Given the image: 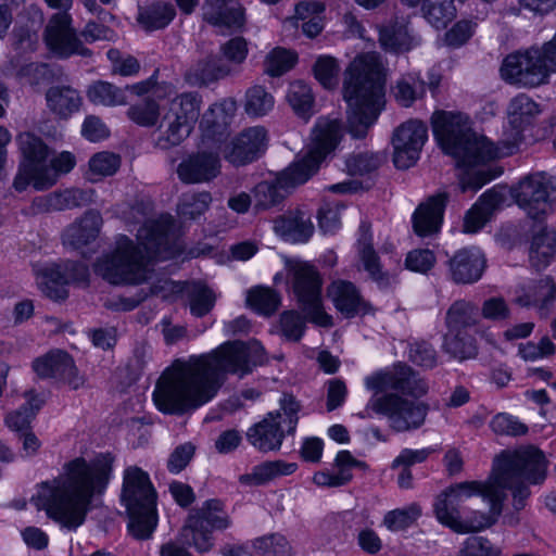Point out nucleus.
<instances>
[{
	"label": "nucleus",
	"mask_w": 556,
	"mask_h": 556,
	"mask_svg": "<svg viewBox=\"0 0 556 556\" xmlns=\"http://www.w3.org/2000/svg\"><path fill=\"white\" fill-rule=\"evenodd\" d=\"M266 362L256 341H228L207 354L176 359L157 379L153 401L164 414L181 416L213 400L228 374L244 377Z\"/></svg>",
	"instance_id": "obj_1"
},
{
	"label": "nucleus",
	"mask_w": 556,
	"mask_h": 556,
	"mask_svg": "<svg viewBox=\"0 0 556 556\" xmlns=\"http://www.w3.org/2000/svg\"><path fill=\"white\" fill-rule=\"evenodd\" d=\"M113 460L110 454H100L90 463L83 457L66 463L59 477L38 486L31 503L63 527L76 529L85 521L92 497L105 490Z\"/></svg>",
	"instance_id": "obj_2"
},
{
	"label": "nucleus",
	"mask_w": 556,
	"mask_h": 556,
	"mask_svg": "<svg viewBox=\"0 0 556 556\" xmlns=\"http://www.w3.org/2000/svg\"><path fill=\"white\" fill-rule=\"evenodd\" d=\"M431 123L434 137L443 151L455 157L458 164L469 167L459 177L462 192H477L497 177L501 170L484 165L515 151V143L494 144L486 137L476 134L466 114L437 111L432 114Z\"/></svg>",
	"instance_id": "obj_3"
},
{
	"label": "nucleus",
	"mask_w": 556,
	"mask_h": 556,
	"mask_svg": "<svg viewBox=\"0 0 556 556\" xmlns=\"http://www.w3.org/2000/svg\"><path fill=\"white\" fill-rule=\"evenodd\" d=\"M173 226L169 215L146 222L138 230V244L124 235L118 236L114 251L94 264L96 274L113 285L144 281L150 260H165L173 254L169 241Z\"/></svg>",
	"instance_id": "obj_4"
},
{
	"label": "nucleus",
	"mask_w": 556,
	"mask_h": 556,
	"mask_svg": "<svg viewBox=\"0 0 556 556\" xmlns=\"http://www.w3.org/2000/svg\"><path fill=\"white\" fill-rule=\"evenodd\" d=\"M384 75L374 53L354 59L345 73L343 96L348 103L346 128L354 139H364L384 106Z\"/></svg>",
	"instance_id": "obj_5"
},
{
	"label": "nucleus",
	"mask_w": 556,
	"mask_h": 556,
	"mask_svg": "<svg viewBox=\"0 0 556 556\" xmlns=\"http://www.w3.org/2000/svg\"><path fill=\"white\" fill-rule=\"evenodd\" d=\"M548 460L534 445H522L514 451H503L495 457L489 479L500 490H509L516 510L526 506L530 484H542L547 476Z\"/></svg>",
	"instance_id": "obj_6"
},
{
	"label": "nucleus",
	"mask_w": 556,
	"mask_h": 556,
	"mask_svg": "<svg viewBox=\"0 0 556 556\" xmlns=\"http://www.w3.org/2000/svg\"><path fill=\"white\" fill-rule=\"evenodd\" d=\"M122 501L129 516L128 530L138 540L151 536L156 525V492L149 475L137 466L124 471Z\"/></svg>",
	"instance_id": "obj_7"
},
{
	"label": "nucleus",
	"mask_w": 556,
	"mask_h": 556,
	"mask_svg": "<svg viewBox=\"0 0 556 556\" xmlns=\"http://www.w3.org/2000/svg\"><path fill=\"white\" fill-rule=\"evenodd\" d=\"M201 106L202 96L197 91H186L172 98L162 111L154 148L169 151L179 147L191 135Z\"/></svg>",
	"instance_id": "obj_8"
},
{
	"label": "nucleus",
	"mask_w": 556,
	"mask_h": 556,
	"mask_svg": "<svg viewBox=\"0 0 556 556\" xmlns=\"http://www.w3.org/2000/svg\"><path fill=\"white\" fill-rule=\"evenodd\" d=\"M313 134V148L279 174L289 190L306 182L318 170L321 161L340 142L343 130L339 119L320 117Z\"/></svg>",
	"instance_id": "obj_9"
},
{
	"label": "nucleus",
	"mask_w": 556,
	"mask_h": 556,
	"mask_svg": "<svg viewBox=\"0 0 556 556\" xmlns=\"http://www.w3.org/2000/svg\"><path fill=\"white\" fill-rule=\"evenodd\" d=\"M18 150L23 156L13 187L24 191L31 185L36 190H46L53 186L54 170L47 167L50 149L43 140L30 131L21 132L16 137Z\"/></svg>",
	"instance_id": "obj_10"
},
{
	"label": "nucleus",
	"mask_w": 556,
	"mask_h": 556,
	"mask_svg": "<svg viewBox=\"0 0 556 556\" xmlns=\"http://www.w3.org/2000/svg\"><path fill=\"white\" fill-rule=\"evenodd\" d=\"M280 410L270 412L260 422L247 431L249 443L261 452L277 451L280 448L285 433L295 431L300 404L292 395L285 394L280 400Z\"/></svg>",
	"instance_id": "obj_11"
},
{
	"label": "nucleus",
	"mask_w": 556,
	"mask_h": 556,
	"mask_svg": "<svg viewBox=\"0 0 556 556\" xmlns=\"http://www.w3.org/2000/svg\"><path fill=\"white\" fill-rule=\"evenodd\" d=\"M230 519L219 500H208L201 507L189 513L180 531L181 543L194 547L200 553L208 552L213 545L212 531L224 530Z\"/></svg>",
	"instance_id": "obj_12"
},
{
	"label": "nucleus",
	"mask_w": 556,
	"mask_h": 556,
	"mask_svg": "<svg viewBox=\"0 0 556 556\" xmlns=\"http://www.w3.org/2000/svg\"><path fill=\"white\" fill-rule=\"evenodd\" d=\"M368 410L384 416L391 430L409 432L424 426L429 405L397 393H383L374 395L368 401L366 412Z\"/></svg>",
	"instance_id": "obj_13"
},
{
	"label": "nucleus",
	"mask_w": 556,
	"mask_h": 556,
	"mask_svg": "<svg viewBox=\"0 0 556 556\" xmlns=\"http://www.w3.org/2000/svg\"><path fill=\"white\" fill-rule=\"evenodd\" d=\"M293 291L301 311L306 318L323 327L332 325L323 306L321 285L323 280L315 266L300 262L292 267Z\"/></svg>",
	"instance_id": "obj_14"
},
{
	"label": "nucleus",
	"mask_w": 556,
	"mask_h": 556,
	"mask_svg": "<svg viewBox=\"0 0 556 556\" xmlns=\"http://www.w3.org/2000/svg\"><path fill=\"white\" fill-rule=\"evenodd\" d=\"M556 190L552 177L543 173L529 175L514 190L517 204L535 220L541 219L552 210L551 194Z\"/></svg>",
	"instance_id": "obj_15"
},
{
	"label": "nucleus",
	"mask_w": 556,
	"mask_h": 556,
	"mask_svg": "<svg viewBox=\"0 0 556 556\" xmlns=\"http://www.w3.org/2000/svg\"><path fill=\"white\" fill-rule=\"evenodd\" d=\"M366 387L377 393H397L415 399L424 396L428 392L426 381L409 366L396 365L392 371L380 372L367 377Z\"/></svg>",
	"instance_id": "obj_16"
},
{
	"label": "nucleus",
	"mask_w": 556,
	"mask_h": 556,
	"mask_svg": "<svg viewBox=\"0 0 556 556\" xmlns=\"http://www.w3.org/2000/svg\"><path fill=\"white\" fill-rule=\"evenodd\" d=\"M43 38L50 51L59 58L67 59L74 54L89 58L92 54L72 27L68 13L53 14L45 28Z\"/></svg>",
	"instance_id": "obj_17"
},
{
	"label": "nucleus",
	"mask_w": 556,
	"mask_h": 556,
	"mask_svg": "<svg viewBox=\"0 0 556 556\" xmlns=\"http://www.w3.org/2000/svg\"><path fill=\"white\" fill-rule=\"evenodd\" d=\"M428 138L426 124L409 119L397 126L392 135L393 163L399 169H407L418 161Z\"/></svg>",
	"instance_id": "obj_18"
},
{
	"label": "nucleus",
	"mask_w": 556,
	"mask_h": 556,
	"mask_svg": "<svg viewBox=\"0 0 556 556\" xmlns=\"http://www.w3.org/2000/svg\"><path fill=\"white\" fill-rule=\"evenodd\" d=\"M268 132L263 126L249 127L225 144L224 159L233 166H244L258 160L267 150Z\"/></svg>",
	"instance_id": "obj_19"
},
{
	"label": "nucleus",
	"mask_w": 556,
	"mask_h": 556,
	"mask_svg": "<svg viewBox=\"0 0 556 556\" xmlns=\"http://www.w3.org/2000/svg\"><path fill=\"white\" fill-rule=\"evenodd\" d=\"M482 490V482L466 481L451 485L442 492L434 503V511L438 520L456 533H464L459 506L465 497H470Z\"/></svg>",
	"instance_id": "obj_20"
},
{
	"label": "nucleus",
	"mask_w": 556,
	"mask_h": 556,
	"mask_svg": "<svg viewBox=\"0 0 556 556\" xmlns=\"http://www.w3.org/2000/svg\"><path fill=\"white\" fill-rule=\"evenodd\" d=\"M222 172L219 153L212 150H199L184 157L176 167L178 179L186 185L206 184Z\"/></svg>",
	"instance_id": "obj_21"
},
{
	"label": "nucleus",
	"mask_w": 556,
	"mask_h": 556,
	"mask_svg": "<svg viewBox=\"0 0 556 556\" xmlns=\"http://www.w3.org/2000/svg\"><path fill=\"white\" fill-rule=\"evenodd\" d=\"M447 276L456 285H471L481 279L486 260L478 248H464L446 261Z\"/></svg>",
	"instance_id": "obj_22"
},
{
	"label": "nucleus",
	"mask_w": 556,
	"mask_h": 556,
	"mask_svg": "<svg viewBox=\"0 0 556 556\" xmlns=\"http://www.w3.org/2000/svg\"><path fill=\"white\" fill-rule=\"evenodd\" d=\"M476 494L481 495L490 503V511L473 513V515L465 520H462V526L468 528L464 533L479 532L485 528L493 526L503 511V503L507 495L503 490L495 486L490 479L482 482V490L477 491Z\"/></svg>",
	"instance_id": "obj_23"
},
{
	"label": "nucleus",
	"mask_w": 556,
	"mask_h": 556,
	"mask_svg": "<svg viewBox=\"0 0 556 556\" xmlns=\"http://www.w3.org/2000/svg\"><path fill=\"white\" fill-rule=\"evenodd\" d=\"M447 193H438L421 203L413 215V228L419 237H427L440 230Z\"/></svg>",
	"instance_id": "obj_24"
},
{
	"label": "nucleus",
	"mask_w": 556,
	"mask_h": 556,
	"mask_svg": "<svg viewBox=\"0 0 556 556\" xmlns=\"http://www.w3.org/2000/svg\"><path fill=\"white\" fill-rule=\"evenodd\" d=\"M33 368L40 377L63 380L74 389H77L79 386L74 361L66 352L55 351L48 353L43 357L36 358L33 363Z\"/></svg>",
	"instance_id": "obj_25"
},
{
	"label": "nucleus",
	"mask_w": 556,
	"mask_h": 556,
	"mask_svg": "<svg viewBox=\"0 0 556 556\" xmlns=\"http://www.w3.org/2000/svg\"><path fill=\"white\" fill-rule=\"evenodd\" d=\"M202 10L204 21L214 26L237 30L244 25L243 9L237 0H205Z\"/></svg>",
	"instance_id": "obj_26"
},
{
	"label": "nucleus",
	"mask_w": 556,
	"mask_h": 556,
	"mask_svg": "<svg viewBox=\"0 0 556 556\" xmlns=\"http://www.w3.org/2000/svg\"><path fill=\"white\" fill-rule=\"evenodd\" d=\"M231 76V70L223 63L218 54H210L198 60L185 73V80L190 86H208L220 79Z\"/></svg>",
	"instance_id": "obj_27"
},
{
	"label": "nucleus",
	"mask_w": 556,
	"mask_h": 556,
	"mask_svg": "<svg viewBox=\"0 0 556 556\" xmlns=\"http://www.w3.org/2000/svg\"><path fill=\"white\" fill-rule=\"evenodd\" d=\"M336 308L346 318L365 315L370 306L361 296L356 287L349 281H336L328 289Z\"/></svg>",
	"instance_id": "obj_28"
},
{
	"label": "nucleus",
	"mask_w": 556,
	"mask_h": 556,
	"mask_svg": "<svg viewBox=\"0 0 556 556\" xmlns=\"http://www.w3.org/2000/svg\"><path fill=\"white\" fill-rule=\"evenodd\" d=\"M236 111L235 102L214 103L203 114L201 127L206 137L223 141L229 135V126Z\"/></svg>",
	"instance_id": "obj_29"
},
{
	"label": "nucleus",
	"mask_w": 556,
	"mask_h": 556,
	"mask_svg": "<svg viewBox=\"0 0 556 556\" xmlns=\"http://www.w3.org/2000/svg\"><path fill=\"white\" fill-rule=\"evenodd\" d=\"M274 230L287 241L305 242L313 235L314 225L308 215L296 210L275 218Z\"/></svg>",
	"instance_id": "obj_30"
},
{
	"label": "nucleus",
	"mask_w": 556,
	"mask_h": 556,
	"mask_svg": "<svg viewBox=\"0 0 556 556\" xmlns=\"http://www.w3.org/2000/svg\"><path fill=\"white\" fill-rule=\"evenodd\" d=\"M102 225L101 214L96 210H88L65 231L63 240L65 244L79 249L93 241Z\"/></svg>",
	"instance_id": "obj_31"
},
{
	"label": "nucleus",
	"mask_w": 556,
	"mask_h": 556,
	"mask_svg": "<svg viewBox=\"0 0 556 556\" xmlns=\"http://www.w3.org/2000/svg\"><path fill=\"white\" fill-rule=\"evenodd\" d=\"M334 465L339 469L337 473L318 471L314 475L313 482L318 486H342L348 484L353 478L351 468H367L366 463L356 459L349 451H340L334 459Z\"/></svg>",
	"instance_id": "obj_32"
},
{
	"label": "nucleus",
	"mask_w": 556,
	"mask_h": 556,
	"mask_svg": "<svg viewBox=\"0 0 556 556\" xmlns=\"http://www.w3.org/2000/svg\"><path fill=\"white\" fill-rule=\"evenodd\" d=\"M540 113L539 104L535 103L527 94L520 93L513 98L507 108L508 122L510 126L516 130V137L514 141H507L508 143H515L517 148L518 138L520 137L521 130Z\"/></svg>",
	"instance_id": "obj_33"
},
{
	"label": "nucleus",
	"mask_w": 556,
	"mask_h": 556,
	"mask_svg": "<svg viewBox=\"0 0 556 556\" xmlns=\"http://www.w3.org/2000/svg\"><path fill=\"white\" fill-rule=\"evenodd\" d=\"M296 468L295 463H286L283 460L264 462L255 466L251 473L241 475L239 482L248 486L263 485L277 477L293 473Z\"/></svg>",
	"instance_id": "obj_34"
},
{
	"label": "nucleus",
	"mask_w": 556,
	"mask_h": 556,
	"mask_svg": "<svg viewBox=\"0 0 556 556\" xmlns=\"http://www.w3.org/2000/svg\"><path fill=\"white\" fill-rule=\"evenodd\" d=\"M478 323V307L467 300L453 302L445 314V326L450 331H470Z\"/></svg>",
	"instance_id": "obj_35"
},
{
	"label": "nucleus",
	"mask_w": 556,
	"mask_h": 556,
	"mask_svg": "<svg viewBox=\"0 0 556 556\" xmlns=\"http://www.w3.org/2000/svg\"><path fill=\"white\" fill-rule=\"evenodd\" d=\"M556 247V238L553 231L547 230L541 224L533 229V236L530 244L529 257L534 267L538 269L548 265L554 257Z\"/></svg>",
	"instance_id": "obj_36"
},
{
	"label": "nucleus",
	"mask_w": 556,
	"mask_h": 556,
	"mask_svg": "<svg viewBox=\"0 0 556 556\" xmlns=\"http://www.w3.org/2000/svg\"><path fill=\"white\" fill-rule=\"evenodd\" d=\"M46 99L49 109L61 118L70 117L77 112L81 105L79 93L65 86H54L48 89Z\"/></svg>",
	"instance_id": "obj_37"
},
{
	"label": "nucleus",
	"mask_w": 556,
	"mask_h": 556,
	"mask_svg": "<svg viewBox=\"0 0 556 556\" xmlns=\"http://www.w3.org/2000/svg\"><path fill=\"white\" fill-rule=\"evenodd\" d=\"M38 285L42 293L54 301L65 300L67 278L61 265L52 264L42 268L38 274Z\"/></svg>",
	"instance_id": "obj_38"
},
{
	"label": "nucleus",
	"mask_w": 556,
	"mask_h": 556,
	"mask_svg": "<svg viewBox=\"0 0 556 556\" xmlns=\"http://www.w3.org/2000/svg\"><path fill=\"white\" fill-rule=\"evenodd\" d=\"M443 350L460 362L475 358L478 354L477 341L470 331L446 330Z\"/></svg>",
	"instance_id": "obj_39"
},
{
	"label": "nucleus",
	"mask_w": 556,
	"mask_h": 556,
	"mask_svg": "<svg viewBox=\"0 0 556 556\" xmlns=\"http://www.w3.org/2000/svg\"><path fill=\"white\" fill-rule=\"evenodd\" d=\"M289 191L279 175L274 180L258 182L253 190L255 208L268 210L279 205L289 195Z\"/></svg>",
	"instance_id": "obj_40"
},
{
	"label": "nucleus",
	"mask_w": 556,
	"mask_h": 556,
	"mask_svg": "<svg viewBox=\"0 0 556 556\" xmlns=\"http://www.w3.org/2000/svg\"><path fill=\"white\" fill-rule=\"evenodd\" d=\"M175 16L176 10L173 4L157 2L140 10L137 22L144 30L153 31L165 28Z\"/></svg>",
	"instance_id": "obj_41"
},
{
	"label": "nucleus",
	"mask_w": 556,
	"mask_h": 556,
	"mask_svg": "<svg viewBox=\"0 0 556 556\" xmlns=\"http://www.w3.org/2000/svg\"><path fill=\"white\" fill-rule=\"evenodd\" d=\"M379 42L387 51L404 52L414 46L415 38L409 34L406 24L395 23L380 29Z\"/></svg>",
	"instance_id": "obj_42"
},
{
	"label": "nucleus",
	"mask_w": 556,
	"mask_h": 556,
	"mask_svg": "<svg viewBox=\"0 0 556 556\" xmlns=\"http://www.w3.org/2000/svg\"><path fill=\"white\" fill-rule=\"evenodd\" d=\"M556 296V288L549 279H540L525 290L516 301L521 306H538L540 311L547 309Z\"/></svg>",
	"instance_id": "obj_43"
},
{
	"label": "nucleus",
	"mask_w": 556,
	"mask_h": 556,
	"mask_svg": "<svg viewBox=\"0 0 556 556\" xmlns=\"http://www.w3.org/2000/svg\"><path fill=\"white\" fill-rule=\"evenodd\" d=\"M126 115L138 126L152 128L161 123L162 111L154 98L147 97L142 101L131 104Z\"/></svg>",
	"instance_id": "obj_44"
},
{
	"label": "nucleus",
	"mask_w": 556,
	"mask_h": 556,
	"mask_svg": "<svg viewBox=\"0 0 556 556\" xmlns=\"http://www.w3.org/2000/svg\"><path fill=\"white\" fill-rule=\"evenodd\" d=\"M424 16L435 28H445L456 15L453 0H424Z\"/></svg>",
	"instance_id": "obj_45"
},
{
	"label": "nucleus",
	"mask_w": 556,
	"mask_h": 556,
	"mask_svg": "<svg viewBox=\"0 0 556 556\" xmlns=\"http://www.w3.org/2000/svg\"><path fill=\"white\" fill-rule=\"evenodd\" d=\"M287 99L299 117L307 121L313 115L314 97L311 87L304 81L292 83Z\"/></svg>",
	"instance_id": "obj_46"
},
{
	"label": "nucleus",
	"mask_w": 556,
	"mask_h": 556,
	"mask_svg": "<svg viewBox=\"0 0 556 556\" xmlns=\"http://www.w3.org/2000/svg\"><path fill=\"white\" fill-rule=\"evenodd\" d=\"M212 202L211 193L187 192L184 193L177 205V213L184 220H193L204 214Z\"/></svg>",
	"instance_id": "obj_47"
},
{
	"label": "nucleus",
	"mask_w": 556,
	"mask_h": 556,
	"mask_svg": "<svg viewBox=\"0 0 556 556\" xmlns=\"http://www.w3.org/2000/svg\"><path fill=\"white\" fill-rule=\"evenodd\" d=\"M384 161L379 152L363 151L350 154L345 160L346 173L351 176H365L376 172Z\"/></svg>",
	"instance_id": "obj_48"
},
{
	"label": "nucleus",
	"mask_w": 556,
	"mask_h": 556,
	"mask_svg": "<svg viewBox=\"0 0 556 556\" xmlns=\"http://www.w3.org/2000/svg\"><path fill=\"white\" fill-rule=\"evenodd\" d=\"M190 302V311L197 317L208 314L215 305L214 292L203 282H191L187 289Z\"/></svg>",
	"instance_id": "obj_49"
},
{
	"label": "nucleus",
	"mask_w": 556,
	"mask_h": 556,
	"mask_svg": "<svg viewBox=\"0 0 556 556\" xmlns=\"http://www.w3.org/2000/svg\"><path fill=\"white\" fill-rule=\"evenodd\" d=\"M87 96L91 102L106 106L127 103L125 91L106 81L94 83L89 87Z\"/></svg>",
	"instance_id": "obj_50"
},
{
	"label": "nucleus",
	"mask_w": 556,
	"mask_h": 556,
	"mask_svg": "<svg viewBox=\"0 0 556 556\" xmlns=\"http://www.w3.org/2000/svg\"><path fill=\"white\" fill-rule=\"evenodd\" d=\"M88 165L87 178L90 181H96L114 175L121 166V157L115 153L103 151L96 153L89 160Z\"/></svg>",
	"instance_id": "obj_51"
},
{
	"label": "nucleus",
	"mask_w": 556,
	"mask_h": 556,
	"mask_svg": "<svg viewBox=\"0 0 556 556\" xmlns=\"http://www.w3.org/2000/svg\"><path fill=\"white\" fill-rule=\"evenodd\" d=\"M248 42L243 37H233L219 47L218 55L223 58L230 70L231 75L238 73L239 66L245 61L248 55Z\"/></svg>",
	"instance_id": "obj_52"
},
{
	"label": "nucleus",
	"mask_w": 556,
	"mask_h": 556,
	"mask_svg": "<svg viewBox=\"0 0 556 556\" xmlns=\"http://www.w3.org/2000/svg\"><path fill=\"white\" fill-rule=\"evenodd\" d=\"M247 303L257 313L270 315L277 311L280 299L273 289L255 287L249 291Z\"/></svg>",
	"instance_id": "obj_53"
},
{
	"label": "nucleus",
	"mask_w": 556,
	"mask_h": 556,
	"mask_svg": "<svg viewBox=\"0 0 556 556\" xmlns=\"http://www.w3.org/2000/svg\"><path fill=\"white\" fill-rule=\"evenodd\" d=\"M425 92V81L410 75L401 78L394 89L395 99L403 106H410L417 99L422 98Z\"/></svg>",
	"instance_id": "obj_54"
},
{
	"label": "nucleus",
	"mask_w": 556,
	"mask_h": 556,
	"mask_svg": "<svg viewBox=\"0 0 556 556\" xmlns=\"http://www.w3.org/2000/svg\"><path fill=\"white\" fill-rule=\"evenodd\" d=\"M274 104V97L262 86H253L247 91L245 112L251 116L266 115Z\"/></svg>",
	"instance_id": "obj_55"
},
{
	"label": "nucleus",
	"mask_w": 556,
	"mask_h": 556,
	"mask_svg": "<svg viewBox=\"0 0 556 556\" xmlns=\"http://www.w3.org/2000/svg\"><path fill=\"white\" fill-rule=\"evenodd\" d=\"M296 62V54L283 48H275L264 62V72L270 76H281Z\"/></svg>",
	"instance_id": "obj_56"
},
{
	"label": "nucleus",
	"mask_w": 556,
	"mask_h": 556,
	"mask_svg": "<svg viewBox=\"0 0 556 556\" xmlns=\"http://www.w3.org/2000/svg\"><path fill=\"white\" fill-rule=\"evenodd\" d=\"M96 191L91 188H71L56 192L60 211L86 206L94 201Z\"/></svg>",
	"instance_id": "obj_57"
},
{
	"label": "nucleus",
	"mask_w": 556,
	"mask_h": 556,
	"mask_svg": "<svg viewBox=\"0 0 556 556\" xmlns=\"http://www.w3.org/2000/svg\"><path fill=\"white\" fill-rule=\"evenodd\" d=\"M339 65L329 55L319 56L314 65L315 78L326 88L332 89L338 85Z\"/></svg>",
	"instance_id": "obj_58"
},
{
	"label": "nucleus",
	"mask_w": 556,
	"mask_h": 556,
	"mask_svg": "<svg viewBox=\"0 0 556 556\" xmlns=\"http://www.w3.org/2000/svg\"><path fill=\"white\" fill-rule=\"evenodd\" d=\"M420 513L419 506L415 504L407 508L394 509L386 514L383 525L391 531H401L413 525Z\"/></svg>",
	"instance_id": "obj_59"
},
{
	"label": "nucleus",
	"mask_w": 556,
	"mask_h": 556,
	"mask_svg": "<svg viewBox=\"0 0 556 556\" xmlns=\"http://www.w3.org/2000/svg\"><path fill=\"white\" fill-rule=\"evenodd\" d=\"M38 409V405L34 406L31 402H28L18 409L9 413L4 418V422L11 430L22 433L30 429V424Z\"/></svg>",
	"instance_id": "obj_60"
},
{
	"label": "nucleus",
	"mask_w": 556,
	"mask_h": 556,
	"mask_svg": "<svg viewBox=\"0 0 556 556\" xmlns=\"http://www.w3.org/2000/svg\"><path fill=\"white\" fill-rule=\"evenodd\" d=\"M491 428L496 434L519 437L528 433V426L508 414H497L491 421Z\"/></svg>",
	"instance_id": "obj_61"
},
{
	"label": "nucleus",
	"mask_w": 556,
	"mask_h": 556,
	"mask_svg": "<svg viewBox=\"0 0 556 556\" xmlns=\"http://www.w3.org/2000/svg\"><path fill=\"white\" fill-rule=\"evenodd\" d=\"M254 547L263 556H286L289 552V543L280 534L260 538L255 540Z\"/></svg>",
	"instance_id": "obj_62"
},
{
	"label": "nucleus",
	"mask_w": 556,
	"mask_h": 556,
	"mask_svg": "<svg viewBox=\"0 0 556 556\" xmlns=\"http://www.w3.org/2000/svg\"><path fill=\"white\" fill-rule=\"evenodd\" d=\"M280 328L287 340L296 342L304 333L305 323L299 313L285 312L280 316Z\"/></svg>",
	"instance_id": "obj_63"
},
{
	"label": "nucleus",
	"mask_w": 556,
	"mask_h": 556,
	"mask_svg": "<svg viewBox=\"0 0 556 556\" xmlns=\"http://www.w3.org/2000/svg\"><path fill=\"white\" fill-rule=\"evenodd\" d=\"M498 554L500 551L482 536L468 538L458 552V556H498Z\"/></svg>",
	"instance_id": "obj_64"
}]
</instances>
